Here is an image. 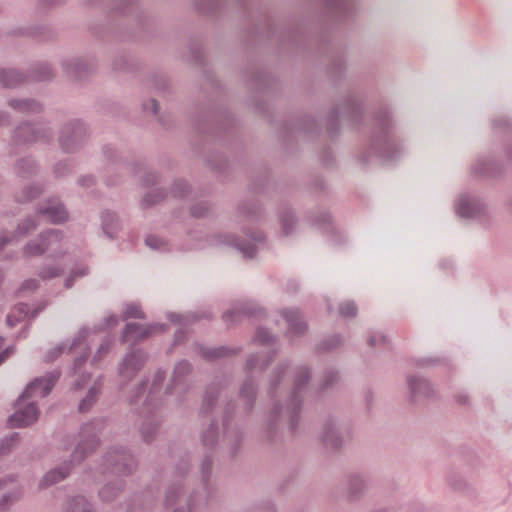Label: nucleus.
Here are the masks:
<instances>
[{
	"label": "nucleus",
	"instance_id": "1",
	"mask_svg": "<svg viewBox=\"0 0 512 512\" xmlns=\"http://www.w3.org/2000/svg\"><path fill=\"white\" fill-rule=\"evenodd\" d=\"M56 380L57 376L51 374L48 377L36 379L27 386L18 400L16 412L9 418L12 427H25L37 420L38 409L31 400L49 394Z\"/></svg>",
	"mask_w": 512,
	"mask_h": 512
},
{
	"label": "nucleus",
	"instance_id": "2",
	"mask_svg": "<svg viewBox=\"0 0 512 512\" xmlns=\"http://www.w3.org/2000/svg\"><path fill=\"white\" fill-rule=\"evenodd\" d=\"M40 215L45 220L51 221L53 223H60L67 219L66 210L62 204L56 200H53L47 207L43 208L40 212Z\"/></svg>",
	"mask_w": 512,
	"mask_h": 512
},
{
	"label": "nucleus",
	"instance_id": "3",
	"mask_svg": "<svg viewBox=\"0 0 512 512\" xmlns=\"http://www.w3.org/2000/svg\"><path fill=\"white\" fill-rule=\"evenodd\" d=\"M160 328L159 326H147L144 327L142 325L136 323H129L126 326L124 332L125 340H129L130 338L141 339L152 333V330Z\"/></svg>",
	"mask_w": 512,
	"mask_h": 512
},
{
	"label": "nucleus",
	"instance_id": "4",
	"mask_svg": "<svg viewBox=\"0 0 512 512\" xmlns=\"http://www.w3.org/2000/svg\"><path fill=\"white\" fill-rule=\"evenodd\" d=\"M29 313V309L25 304L16 305L7 316V324L10 327L15 326L18 322L24 320Z\"/></svg>",
	"mask_w": 512,
	"mask_h": 512
},
{
	"label": "nucleus",
	"instance_id": "5",
	"mask_svg": "<svg viewBox=\"0 0 512 512\" xmlns=\"http://www.w3.org/2000/svg\"><path fill=\"white\" fill-rule=\"evenodd\" d=\"M290 328L296 332H301L304 329V324L300 321L299 313L297 310H290L284 313Z\"/></svg>",
	"mask_w": 512,
	"mask_h": 512
},
{
	"label": "nucleus",
	"instance_id": "6",
	"mask_svg": "<svg viewBox=\"0 0 512 512\" xmlns=\"http://www.w3.org/2000/svg\"><path fill=\"white\" fill-rule=\"evenodd\" d=\"M67 474H68L67 469L52 470L44 476V478L42 480V485L49 486L54 483H57L58 481L64 479Z\"/></svg>",
	"mask_w": 512,
	"mask_h": 512
},
{
	"label": "nucleus",
	"instance_id": "7",
	"mask_svg": "<svg viewBox=\"0 0 512 512\" xmlns=\"http://www.w3.org/2000/svg\"><path fill=\"white\" fill-rule=\"evenodd\" d=\"M68 512H92V510L84 497H77L70 503Z\"/></svg>",
	"mask_w": 512,
	"mask_h": 512
},
{
	"label": "nucleus",
	"instance_id": "8",
	"mask_svg": "<svg viewBox=\"0 0 512 512\" xmlns=\"http://www.w3.org/2000/svg\"><path fill=\"white\" fill-rule=\"evenodd\" d=\"M357 312L356 306L351 302H346L340 306V314L344 317L355 316Z\"/></svg>",
	"mask_w": 512,
	"mask_h": 512
},
{
	"label": "nucleus",
	"instance_id": "9",
	"mask_svg": "<svg viewBox=\"0 0 512 512\" xmlns=\"http://www.w3.org/2000/svg\"><path fill=\"white\" fill-rule=\"evenodd\" d=\"M145 241L146 244L153 249H161L165 246L164 240L155 235H149Z\"/></svg>",
	"mask_w": 512,
	"mask_h": 512
},
{
	"label": "nucleus",
	"instance_id": "10",
	"mask_svg": "<svg viewBox=\"0 0 512 512\" xmlns=\"http://www.w3.org/2000/svg\"><path fill=\"white\" fill-rule=\"evenodd\" d=\"M125 317L126 318H142L143 312L141 309L136 305H130L127 307L125 311Z\"/></svg>",
	"mask_w": 512,
	"mask_h": 512
},
{
	"label": "nucleus",
	"instance_id": "11",
	"mask_svg": "<svg viewBox=\"0 0 512 512\" xmlns=\"http://www.w3.org/2000/svg\"><path fill=\"white\" fill-rule=\"evenodd\" d=\"M95 396L96 392L94 390H90L87 397L79 405L80 411L87 410L91 403L94 401Z\"/></svg>",
	"mask_w": 512,
	"mask_h": 512
},
{
	"label": "nucleus",
	"instance_id": "12",
	"mask_svg": "<svg viewBox=\"0 0 512 512\" xmlns=\"http://www.w3.org/2000/svg\"><path fill=\"white\" fill-rule=\"evenodd\" d=\"M58 274H59L58 268H48V269H44L40 273V276L42 279H49V278L57 276Z\"/></svg>",
	"mask_w": 512,
	"mask_h": 512
},
{
	"label": "nucleus",
	"instance_id": "13",
	"mask_svg": "<svg viewBox=\"0 0 512 512\" xmlns=\"http://www.w3.org/2000/svg\"><path fill=\"white\" fill-rule=\"evenodd\" d=\"M44 250H45V248H44V247H42L41 245L37 244V245H35V246H33V245H29V246L27 247L26 252H27V254H29V255H37V254H41Z\"/></svg>",
	"mask_w": 512,
	"mask_h": 512
},
{
	"label": "nucleus",
	"instance_id": "14",
	"mask_svg": "<svg viewBox=\"0 0 512 512\" xmlns=\"http://www.w3.org/2000/svg\"><path fill=\"white\" fill-rule=\"evenodd\" d=\"M145 109H151L153 114H156L158 111V104L154 99H151L148 101V103L145 104Z\"/></svg>",
	"mask_w": 512,
	"mask_h": 512
},
{
	"label": "nucleus",
	"instance_id": "15",
	"mask_svg": "<svg viewBox=\"0 0 512 512\" xmlns=\"http://www.w3.org/2000/svg\"><path fill=\"white\" fill-rule=\"evenodd\" d=\"M38 283L36 280H27L23 283L22 288L27 290H33L37 288Z\"/></svg>",
	"mask_w": 512,
	"mask_h": 512
},
{
	"label": "nucleus",
	"instance_id": "16",
	"mask_svg": "<svg viewBox=\"0 0 512 512\" xmlns=\"http://www.w3.org/2000/svg\"><path fill=\"white\" fill-rule=\"evenodd\" d=\"M241 251L244 253L246 257H253L255 253V249L253 246H249L247 248H241Z\"/></svg>",
	"mask_w": 512,
	"mask_h": 512
},
{
	"label": "nucleus",
	"instance_id": "17",
	"mask_svg": "<svg viewBox=\"0 0 512 512\" xmlns=\"http://www.w3.org/2000/svg\"><path fill=\"white\" fill-rule=\"evenodd\" d=\"M258 341L260 342H268V336L266 335V332L260 330L257 332V335H256Z\"/></svg>",
	"mask_w": 512,
	"mask_h": 512
},
{
	"label": "nucleus",
	"instance_id": "18",
	"mask_svg": "<svg viewBox=\"0 0 512 512\" xmlns=\"http://www.w3.org/2000/svg\"><path fill=\"white\" fill-rule=\"evenodd\" d=\"M47 237L49 238L50 242L51 241H58L59 237H58V234L56 231H51L48 233Z\"/></svg>",
	"mask_w": 512,
	"mask_h": 512
},
{
	"label": "nucleus",
	"instance_id": "19",
	"mask_svg": "<svg viewBox=\"0 0 512 512\" xmlns=\"http://www.w3.org/2000/svg\"><path fill=\"white\" fill-rule=\"evenodd\" d=\"M10 354L9 350L6 349L0 353V364L8 357Z\"/></svg>",
	"mask_w": 512,
	"mask_h": 512
},
{
	"label": "nucleus",
	"instance_id": "20",
	"mask_svg": "<svg viewBox=\"0 0 512 512\" xmlns=\"http://www.w3.org/2000/svg\"><path fill=\"white\" fill-rule=\"evenodd\" d=\"M458 213H459L460 215H462V216H469V215H470L468 212H466V211L464 210V207H463L462 205H460V206L458 207Z\"/></svg>",
	"mask_w": 512,
	"mask_h": 512
},
{
	"label": "nucleus",
	"instance_id": "21",
	"mask_svg": "<svg viewBox=\"0 0 512 512\" xmlns=\"http://www.w3.org/2000/svg\"><path fill=\"white\" fill-rule=\"evenodd\" d=\"M409 385H410V387H411L413 392H415L417 390L416 383H415V381L413 379L409 380Z\"/></svg>",
	"mask_w": 512,
	"mask_h": 512
},
{
	"label": "nucleus",
	"instance_id": "22",
	"mask_svg": "<svg viewBox=\"0 0 512 512\" xmlns=\"http://www.w3.org/2000/svg\"><path fill=\"white\" fill-rule=\"evenodd\" d=\"M80 449H81V448H78V449L74 452V455H73V457H74V458H78V459H82V458H83V457H82V455H80V456H79V454H80Z\"/></svg>",
	"mask_w": 512,
	"mask_h": 512
},
{
	"label": "nucleus",
	"instance_id": "23",
	"mask_svg": "<svg viewBox=\"0 0 512 512\" xmlns=\"http://www.w3.org/2000/svg\"><path fill=\"white\" fill-rule=\"evenodd\" d=\"M37 193H38V190H36V191H35V193L30 194V195H28V196L24 197V198H23V200H29V199H32L33 197H35V196H36V194H37Z\"/></svg>",
	"mask_w": 512,
	"mask_h": 512
},
{
	"label": "nucleus",
	"instance_id": "24",
	"mask_svg": "<svg viewBox=\"0 0 512 512\" xmlns=\"http://www.w3.org/2000/svg\"><path fill=\"white\" fill-rule=\"evenodd\" d=\"M369 344H370L371 346H375V338H374V337L370 338V340H369Z\"/></svg>",
	"mask_w": 512,
	"mask_h": 512
},
{
	"label": "nucleus",
	"instance_id": "25",
	"mask_svg": "<svg viewBox=\"0 0 512 512\" xmlns=\"http://www.w3.org/2000/svg\"><path fill=\"white\" fill-rule=\"evenodd\" d=\"M95 446H96V442L94 440H92L91 443H90V447L94 448Z\"/></svg>",
	"mask_w": 512,
	"mask_h": 512
},
{
	"label": "nucleus",
	"instance_id": "26",
	"mask_svg": "<svg viewBox=\"0 0 512 512\" xmlns=\"http://www.w3.org/2000/svg\"><path fill=\"white\" fill-rule=\"evenodd\" d=\"M24 227H25V232H27L28 231V227H26L25 224H23V226H21L19 229L23 230Z\"/></svg>",
	"mask_w": 512,
	"mask_h": 512
},
{
	"label": "nucleus",
	"instance_id": "27",
	"mask_svg": "<svg viewBox=\"0 0 512 512\" xmlns=\"http://www.w3.org/2000/svg\"><path fill=\"white\" fill-rule=\"evenodd\" d=\"M28 224L30 227H34V223L31 220H28Z\"/></svg>",
	"mask_w": 512,
	"mask_h": 512
},
{
	"label": "nucleus",
	"instance_id": "28",
	"mask_svg": "<svg viewBox=\"0 0 512 512\" xmlns=\"http://www.w3.org/2000/svg\"><path fill=\"white\" fill-rule=\"evenodd\" d=\"M3 499H4L5 502H7L8 501V496L6 494H3Z\"/></svg>",
	"mask_w": 512,
	"mask_h": 512
},
{
	"label": "nucleus",
	"instance_id": "29",
	"mask_svg": "<svg viewBox=\"0 0 512 512\" xmlns=\"http://www.w3.org/2000/svg\"><path fill=\"white\" fill-rule=\"evenodd\" d=\"M3 341H4V340H3V338H2V337H0V347H1V346H2V344H3Z\"/></svg>",
	"mask_w": 512,
	"mask_h": 512
},
{
	"label": "nucleus",
	"instance_id": "30",
	"mask_svg": "<svg viewBox=\"0 0 512 512\" xmlns=\"http://www.w3.org/2000/svg\"><path fill=\"white\" fill-rule=\"evenodd\" d=\"M0 512H4V509L2 507H0Z\"/></svg>",
	"mask_w": 512,
	"mask_h": 512
}]
</instances>
